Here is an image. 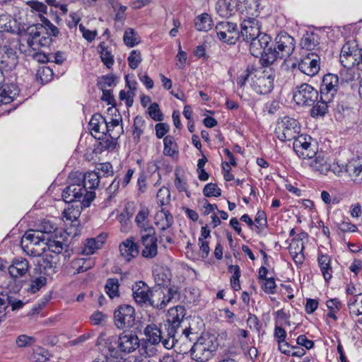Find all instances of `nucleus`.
<instances>
[{
	"mask_svg": "<svg viewBox=\"0 0 362 362\" xmlns=\"http://www.w3.org/2000/svg\"><path fill=\"white\" fill-rule=\"evenodd\" d=\"M305 249L302 240L293 239L289 245L288 250L291 255L303 252Z\"/></svg>",
	"mask_w": 362,
	"mask_h": 362,
	"instance_id": "58",
	"label": "nucleus"
},
{
	"mask_svg": "<svg viewBox=\"0 0 362 362\" xmlns=\"http://www.w3.org/2000/svg\"><path fill=\"white\" fill-rule=\"evenodd\" d=\"M98 172L101 176H108L112 174V166L110 163H100L98 167Z\"/></svg>",
	"mask_w": 362,
	"mask_h": 362,
	"instance_id": "63",
	"label": "nucleus"
},
{
	"mask_svg": "<svg viewBox=\"0 0 362 362\" xmlns=\"http://www.w3.org/2000/svg\"><path fill=\"white\" fill-rule=\"evenodd\" d=\"M213 21L208 13H202L197 16L194 21V25L198 31L207 32L211 29Z\"/></svg>",
	"mask_w": 362,
	"mask_h": 362,
	"instance_id": "38",
	"label": "nucleus"
},
{
	"mask_svg": "<svg viewBox=\"0 0 362 362\" xmlns=\"http://www.w3.org/2000/svg\"><path fill=\"white\" fill-rule=\"evenodd\" d=\"M34 358L39 362H45L49 358V353L39 347L34 351Z\"/></svg>",
	"mask_w": 362,
	"mask_h": 362,
	"instance_id": "64",
	"label": "nucleus"
},
{
	"mask_svg": "<svg viewBox=\"0 0 362 362\" xmlns=\"http://www.w3.org/2000/svg\"><path fill=\"white\" fill-rule=\"evenodd\" d=\"M123 40L126 45L132 47L139 43V35L134 32V29L128 28L124 32Z\"/></svg>",
	"mask_w": 362,
	"mask_h": 362,
	"instance_id": "48",
	"label": "nucleus"
},
{
	"mask_svg": "<svg viewBox=\"0 0 362 362\" xmlns=\"http://www.w3.org/2000/svg\"><path fill=\"white\" fill-rule=\"evenodd\" d=\"M163 144L164 155L173 157L178 153L177 145L173 136H166L163 139Z\"/></svg>",
	"mask_w": 362,
	"mask_h": 362,
	"instance_id": "41",
	"label": "nucleus"
},
{
	"mask_svg": "<svg viewBox=\"0 0 362 362\" xmlns=\"http://www.w3.org/2000/svg\"><path fill=\"white\" fill-rule=\"evenodd\" d=\"M148 216L149 210L146 207L141 208L136 216L135 221L140 228V234L147 233L150 228H154L149 223Z\"/></svg>",
	"mask_w": 362,
	"mask_h": 362,
	"instance_id": "32",
	"label": "nucleus"
},
{
	"mask_svg": "<svg viewBox=\"0 0 362 362\" xmlns=\"http://www.w3.org/2000/svg\"><path fill=\"white\" fill-rule=\"evenodd\" d=\"M358 71L356 67H343L339 71L341 82L349 83L353 81L358 75Z\"/></svg>",
	"mask_w": 362,
	"mask_h": 362,
	"instance_id": "45",
	"label": "nucleus"
},
{
	"mask_svg": "<svg viewBox=\"0 0 362 362\" xmlns=\"http://www.w3.org/2000/svg\"><path fill=\"white\" fill-rule=\"evenodd\" d=\"M310 160V166L315 170L319 172L320 174L327 175L329 171L330 165L327 163V160L324 156L321 154L316 155L314 158Z\"/></svg>",
	"mask_w": 362,
	"mask_h": 362,
	"instance_id": "33",
	"label": "nucleus"
},
{
	"mask_svg": "<svg viewBox=\"0 0 362 362\" xmlns=\"http://www.w3.org/2000/svg\"><path fill=\"white\" fill-rule=\"evenodd\" d=\"M203 194L207 197H219L221 194V189L214 183H208L203 189Z\"/></svg>",
	"mask_w": 362,
	"mask_h": 362,
	"instance_id": "53",
	"label": "nucleus"
},
{
	"mask_svg": "<svg viewBox=\"0 0 362 362\" xmlns=\"http://www.w3.org/2000/svg\"><path fill=\"white\" fill-rule=\"evenodd\" d=\"M100 173H96L95 171L88 172L86 174L81 175L80 173V177L78 181L81 184H82L85 189L90 191H93L96 189L100 182Z\"/></svg>",
	"mask_w": 362,
	"mask_h": 362,
	"instance_id": "29",
	"label": "nucleus"
},
{
	"mask_svg": "<svg viewBox=\"0 0 362 362\" xmlns=\"http://www.w3.org/2000/svg\"><path fill=\"white\" fill-rule=\"evenodd\" d=\"M264 281L262 286V290L267 293H274L276 287L274 278H267Z\"/></svg>",
	"mask_w": 362,
	"mask_h": 362,
	"instance_id": "60",
	"label": "nucleus"
},
{
	"mask_svg": "<svg viewBox=\"0 0 362 362\" xmlns=\"http://www.w3.org/2000/svg\"><path fill=\"white\" fill-rule=\"evenodd\" d=\"M98 49L102 62L107 68H110L114 64V58L111 52L105 46V42H101Z\"/></svg>",
	"mask_w": 362,
	"mask_h": 362,
	"instance_id": "43",
	"label": "nucleus"
},
{
	"mask_svg": "<svg viewBox=\"0 0 362 362\" xmlns=\"http://www.w3.org/2000/svg\"><path fill=\"white\" fill-rule=\"evenodd\" d=\"M235 0H218L216 10L221 16L231 15L235 11Z\"/></svg>",
	"mask_w": 362,
	"mask_h": 362,
	"instance_id": "36",
	"label": "nucleus"
},
{
	"mask_svg": "<svg viewBox=\"0 0 362 362\" xmlns=\"http://www.w3.org/2000/svg\"><path fill=\"white\" fill-rule=\"evenodd\" d=\"M317 260L322 276L325 280L328 282L332 276V269L330 267V258L327 255L320 254L318 256Z\"/></svg>",
	"mask_w": 362,
	"mask_h": 362,
	"instance_id": "35",
	"label": "nucleus"
},
{
	"mask_svg": "<svg viewBox=\"0 0 362 362\" xmlns=\"http://www.w3.org/2000/svg\"><path fill=\"white\" fill-rule=\"evenodd\" d=\"M103 241L101 237L88 239L83 249V254L86 255H93L96 250L101 247Z\"/></svg>",
	"mask_w": 362,
	"mask_h": 362,
	"instance_id": "42",
	"label": "nucleus"
},
{
	"mask_svg": "<svg viewBox=\"0 0 362 362\" xmlns=\"http://www.w3.org/2000/svg\"><path fill=\"white\" fill-rule=\"evenodd\" d=\"M320 43L319 35L313 32L305 33L300 40V46L307 50L314 49Z\"/></svg>",
	"mask_w": 362,
	"mask_h": 362,
	"instance_id": "34",
	"label": "nucleus"
},
{
	"mask_svg": "<svg viewBox=\"0 0 362 362\" xmlns=\"http://www.w3.org/2000/svg\"><path fill=\"white\" fill-rule=\"evenodd\" d=\"M91 267L90 262H86L83 258L74 259L71 263V268L74 270L73 274H77L88 270Z\"/></svg>",
	"mask_w": 362,
	"mask_h": 362,
	"instance_id": "46",
	"label": "nucleus"
},
{
	"mask_svg": "<svg viewBox=\"0 0 362 362\" xmlns=\"http://www.w3.org/2000/svg\"><path fill=\"white\" fill-rule=\"evenodd\" d=\"M89 127L93 136L98 139H102L106 132H110L109 124L100 114H95L92 116Z\"/></svg>",
	"mask_w": 362,
	"mask_h": 362,
	"instance_id": "19",
	"label": "nucleus"
},
{
	"mask_svg": "<svg viewBox=\"0 0 362 362\" xmlns=\"http://www.w3.org/2000/svg\"><path fill=\"white\" fill-rule=\"evenodd\" d=\"M153 276L156 284L159 286L167 285L170 279L169 271L163 269H156Z\"/></svg>",
	"mask_w": 362,
	"mask_h": 362,
	"instance_id": "44",
	"label": "nucleus"
},
{
	"mask_svg": "<svg viewBox=\"0 0 362 362\" xmlns=\"http://www.w3.org/2000/svg\"><path fill=\"white\" fill-rule=\"evenodd\" d=\"M293 148L298 156L302 159H312L317 153V143L308 135L300 134L294 139Z\"/></svg>",
	"mask_w": 362,
	"mask_h": 362,
	"instance_id": "9",
	"label": "nucleus"
},
{
	"mask_svg": "<svg viewBox=\"0 0 362 362\" xmlns=\"http://www.w3.org/2000/svg\"><path fill=\"white\" fill-rule=\"evenodd\" d=\"M174 220L171 214L165 209H162L155 215V224L162 231H165L173 223Z\"/></svg>",
	"mask_w": 362,
	"mask_h": 362,
	"instance_id": "30",
	"label": "nucleus"
},
{
	"mask_svg": "<svg viewBox=\"0 0 362 362\" xmlns=\"http://www.w3.org/2000/svg\"><path fill=\"white\" fill-rule=\"evenodd\" d=\"M1 83L2 82L0 83V105L11 103L19 94V88L16 84L6 83L1 86Z\"/></svg>",
	"mask_w": 362,
	"mask_h": 362,
	"instance_id": "24",
	"label": "nucleus"
},
{
	"mask_svg": "<svg viewBox=\"0 0 362 362\" xmlns=\"http://www.w3.org/2000/svg\"><path fill=\"white\" fill-rule=\"evenodd\" d=\"M295 49V40L286 32L280 33L275 38V44L273 42L272 52L275 54V62L278 59L289 57Z\"/></svg>",
	"mask_w": 362,
	"mask_h": 362,
	"instance_id": "10",
	"label": "nucleus"
},
{
	"mask_svg": "<svg viewBox=\"0 0 362 362\" xmlns=\"http://www.w3.org/2000/svg\"><path fill=\"white\" fill-rule=\"evenodd\" d=\"M247 324L250 329L256 331L257 333L259 332L261 325L259 324V320L255 315H249V317L247 320Z\"/></svg>",
	"mask_w": 362,
	"mask_h": 362,
	"instance_id": "61",
	"label": "nucleus"
},
{
	"mask_svg": "<svg viewBox=\"0 0 362 362\" xmlns=\"http://www.w3.org/2000/svg\"><path fill=\"white\" fill-rule=\"evenodd\" d=\"M339 85V76L334 74H327L323 76L322 81L320 85V94L327 100H328L327 98L334 100V98L338 91Z\"/></svg>",
	"mask_w": 362,
	"mask_h": 362,
	"instance_id": "18",
	"label": "nucleus"
},
{
	"mask_svg": "<svg viewBox=\"0 0 362 362\" xmlns=\"http://www.w3.org/2000/svg\"><path fill=\"white\" fill-rule=\"evenodd\" d=\"M346 174L356 185L362 184V158H354L346 163Z\"/></svg>",
	"mask_w": 362,
	"mask_h": 362,
	"instance_id": "20",
	"label": "nucleus"
},
{
	"mask_svg": "<svg viewBox=\"0 0 362 362\" xmlns=\"http://www.w3.org/2000/svg\"><path fill=\"white\" fill-rule=\"evenodd\" d=\"M148 114L150 117L155 121L160 122L163 119V115L160 112L159 105L156 103L151 104L149 106Z\"/></svg>",
	"mask_w": 362,
	"mask_h": 362,
	"instance_id": "57",
	"label": "nucleus"
},
{
	"mask_svg": "<svg viewBox=\"0 0 362 362\" xmlns=\"http://www.w3.org/2000/svg\"><path fill=\"white\" fill-rule=\"evenodd\" d=\"M325 99L322 95H320V100H317L310 110V115L313 117H322L327 113L329 107H331L333 100L327 98Z\"/></svg>",
	"mask_w": 362,
	"mask_h": 362,
	"instance_id": "26",
	"label": "nucleus"
},
{
	"mask_svg": "<svg viewBox=\"0 0 362 362\" xmlns=\"http://www.w3.org/2000/svg\"><path fill=\"white\" fill-rule=\"evenodd\" d=\"M255 226L258 228H263L266 226L267 221L266 214L262 211H259L257 214L256 217L255 218Z\"/></svg>",
	"mask_w": 362,
	"mask_h": 362,
	"instance_id": "62",
	"label": "nucleus"
},
{
	"mask_svg": "<svg viewBox=\"0 0 362 362\" xmlns=\"http://www.w3.org/2000/svg\"><path fill=\"white\" fill-rule=\"evenodd\" d=\"M215 30L218 39L223 42L234 45L240 37L238 25L235 23L220 22L216 24Z\"/></svg>",
	"mask_w": 362,
	"mask_h": 362,
	"instance_id": "13",
	"label": "nucleus"
},
{
	"mask_svg": "<svg viewBox=\"0 0 362 362\" xmlns=\"http://www.w3.org/2000/svg\"><path fill=\"white\" fill-rule=\"evenodd\" d=\"M47 284V279L44 276L35 278L30 281V284L28 290L35 293L38 291L42 286Z\"/></svg>",
	"mask_w": 362,
	"mask_h": 362,
	"instance_id": "55",
	"label": "nucleus"
},
{
	"mask_svg": "<svg viewBox=\"0 0 362 362\" xmlns=\"http://www.w3.org/2000/svg\"><path fill=\"white\" fill-rule=\"evenodd\" d=\"M54 236V238H47L45 241L46 249L47 248L50 252L55 254H59L64 250H66L68 245L56 240Z\"/></svg>",
	"mask_w": 362,
	"mask_h": 362,
	"instance_id": "40",
	"label": "nucleus"
},
{
	"mask_svg": "<svg viewBox=\"0 0 362 362\" xmlns=\"http://www.w3.org/2000/svg\"><path fill=\"white\" fill-rule=\"evenodd\" d=\"M19 49L21 52H25L28 56H32L38 62L42 63L49 62V54L45 55V54L40 53L38 51L32 52V50H26L25 46L23 44L20 45Z\"/></svg>",
	"mask_w": 362,
	"mask_h": 362,
	"instance_id": "52",
	"label": "nucleus"
},
{
	"mask_svg": "<svg viewBox=\"0 0 362 362\" xmlns=\"http://www.w3.org/2000/svg\"><path fill=\"white\" fill-rule=\"evenodd\" d=\"M273 42L267 34L263 33L250 42V52L255 57H260L262 65L272 64L275 53L272 52Z\"/></svg>",
	"mask_w": 362,
	"mask_h": 362,
	"instance_id": "4",
	"label": "nucleus"
},
{
	"mask_svg": "<svg viewBox=\"0 0 362 362\" xmlns=\"http://www.w3.org/2000/svg\"><path fill=\"white\" fill-rule=\"evenodd\" d=\"M278 348L288 356L302 357L305 354L304 348L299 346V341H278Z\"/></svg>",
	"mask_w": 362,
	"mask_h": 362,
	"instance_id": "21",
	"label": "nucleus"
},
{
	"mask_svg": "<svg viewBox=\"0 0 362 362\" xmlns=\"http://www.w3.org/2000/svg\"><path fill=\"white\" fill-rule=\"evenodd\" d=\"M144 334L146 339H168L170 336H167L166 330H163L161 325L154 323L149 324L144 329Z\"/></svg>",
	"mask_w": 362,
	"mask_h": 362,
	"instance_id": "28",
	"label": "nucleus"
},
{
	"mask_svg": "<svg viewBox=\"0 0 362 362\" xmlns=\"http://www.w3.org/2000/svg\"><path fill=\"white\" fill-rule=\"evenodd\" d=\"M262 33L261 23L258 19L248 18L242 22L240 35L244 41L250 42Z\"/></svg>",
	"mask_w": 362,
	"mask_h": 362,
	"instance_id": "16",
	"label": "nucleus"
},
{
	"mask_svg": "<svg viewBox=\"0 0 362 362\" xmlns=\"http://www.w3.org/2000/svg\"><path fill=\"white\" fill-rule=\"evenodd\" d=\"M157 201L160 206L168 204L170 200V192L167 187H162L157 193Z\"/></svg>",
	"mask_w": 362,
	"mask_h": 362,
	"instance_id": "54",
	"label": "nucleus"
},
{
	"mask_svg": "<svg viewBox=\"0 0 362 362\" xmlns=\"http://www.w3.org/2000/svg\"><path fill=\"white\" fill-rule=\"evenodd\" d=\"M318 92L312 86L303 83L293 91V98L298 105L312 106L318 99Z\"/></svg>",
	"mask_w": 362,
	"mask_h": 362,
	"instance_id": "12",
	"label": "nucleus"
},
{
	"mask_svg": "<svg viewBox=\"0 0 362 362\" xmlns=\"http://www.w3.org/2000/svg\"><path fill=\"white\" fill-rule=\"evenodd\" d=\"M145 121L142 117L136 116L134 120L133 137L137 142L140 140V136L144 132V126Z\"/></svg>",
	"mask_w": 362,
	"mask_h": 362,
	"instance_id": "50",
	"label": "nucleus"
},
{
	"mask_svg": "<svg viewBox=\"0 0 362 362\" xmlns=\"http://www.w3.org/2000/svg\"><path fill=\"white\" fill-rule=\"evenodd\" d=\"M157 238L154 228H150L146 233L141 234L140 242L144 248L141 255L145 258L152 259L158 254Z\"/></svg>",
	"mask_w": 362,
	"mask_h": 362,
	"instance_id": "15",
	"label": "nucleus"
},
{
	"mask_svg": "<svg viewBox=\"0 0 362 362\" xmlns=\"http://www.w3.org/2000/svg\"><path fill=\"white\" fill-rule=\"evenodd\" d=\"M300 129L299 124L296 119L289 117H284L278 123V129L276 132L277 138L283 141L293 140L300 135Z\"/></svg>",
	"mask_w": 362,
	"mask_h": 362,
	"instance_id": "11",
	"label": "nucleus"
},
{
	"mask_svg": "<svg viewBox=\"0 0 362 362\" xmlns=\"http://www.w3.org/2000/svg\"><path fill=\"white\" fill-rule=\"evenodd\" d=\"M107 315L100 311H95L90 317L91 322L95 325H103L107 322Z\"/></svg>",
	"mask_w": 362,
	"mask_h": 362,
	"instance_id": "59",
	"label": "nucleus"
},
{
	"mask_svg": "<svg viewBox=\"0 0 362 362\" xmlns=\"http://www.w3.org/2000/svg\"><path fill=\"white\" fill-rule=\"evenodd\" d=\"M42 31V25H31L28 28L27 47L26 50H32V52L39 51L40 44L38 42L40 33Z\"/></svg>",
	"mask_w": 362,
	"mask_h": 362,
	"instance_id": "25",
	"label": "nucleus"
},
{
	"mask_svg": "<svg viewBox=\"0 0 362 362\" xmlns=\"http://www.w3.org/2000/svg\"><path fill=\"white\" fill-rule=\"evenodd\" d=\"M57 228L56 223L49 219H42L39 221L35 225V232H38L40 235H42L44 238H54L56 235Z\"/></svg>",
	"mask_w": 362,
	"mask_h": 362,
	"instance_id": "27",
	"label": "nucleus"
},
{
	"mask_svg": "<svg viewBox=\"0 0 362 362\" xmlns=\"http://www.w3.org/2000/svg\"><path fill=\"white\" fill-rule=\"evenodd\" d=\"M360 51H354L351 54H340V62L343 67H356Z\"/></svg>",
	"mask_w": 362,
	"mask_h": 362,
	"instance_id": "51",
	"label": "nucleus"
},
{
	"mask_svg": "<svg viewBox=\"0 0 362 362\" xmlns=\"http://www.w3.org/2000/svg\"><path fill=\"white\" fill-rule=\"evenodd\" d=\"M320 57L314 52H310L303 57L298 63V69L309 76H315L320 71Z\"/></svg>",
	"mask_w": 362,
	"mask_h": 362,
	"instance_id": "17",
	"label": "nucleus"
},
{
	"mask_svg": "<svg viewBox=\"0 0 362 362\" xmlns=\"http://www.w3.org/2000/svg\"><path fill=\"white\" fill-rule=\"evenodd\" d=\"M186 315V310L183 306L177 305L168 310L167 323L164 324V329L167 332V336L175 339L177 336L180 337L182 334L188 337L189 330L187 328H181L180 323Z\"/></svg>",
	"mask_w": 362,
	"mask_h": 362,
	"instance_id": "5",
	"label": "nucleus"
},
{
	"mask_svg": "<svg viewBox=\"0 0 362 362\" xmlns=\"http://www.w3.org/2000/svg\"><path fill=\"white\" fill-rule=\"evenodd\" d=\"M46 240L47 238L40 235L38 232L29 230L23 235L21 245L27 255L38 257L46 250Z\"/></svg>",
	"mask_w": 362,
	"mask_h": 362,
	"instance_id": "6",
	"label": "nucleus"
},
{
	"mask_svg": "<svg viewBox=\"0 0 362 362\" xmlns=\"http://www.w3.org/2000/svg\"><path fill=\"white\" fill-rule=\"evenodd\" d=\"M62 198L66 203H76V208L88 207L95 197L94 191H88L79 182L71 183L64 188Z\"/></svg>",
	"mask_w": 362,
	"mask_h": 362,
	"instance_id": "3",
	"label": "nucleus"
},
{
	"mask_svg": "<svg viewBox=\"0 0 362 362\" xmlns=\"http://www.w3.org/2000/svg\"><path fill=\"white\" fill-rule=\"evenodd\" d=\"M160 292V291H158ZM160 296H163V298L161 302L159 303V307L158 308H165L168 303H175L180 300V294L175 287L169 288L168 289V292L166 294H164L162 291H160Z\"/></svg>",
	"mask_w": 362,
	"mask_h": 362,
	"instance_id": "39",
	"label": "nucleus"
},
{
	"mask_svg": "<svg viewBox=\"0 0 362 362\" xmlns=\"http://www.w3.org/2000/svg\"><path fill=\"white\" fill-rule=\"evenodd\" d=\"M129 67L132 69H136L141 62V53L138 50H132L128 57Z\"/></svg>",
	"mask_w": 362,
	"mask_h": 362,
	"instance_id": "56",
	"label": "nucleus"
},
{
	"mask_svg": "<svg viewBox=\"0 0 362 362\" xmlns=\"http://www.w3.org/2000/svg\"><path fill=\"white\" fill-rule=\"evenodd\" d=\"M18 32L16 21L10 15H0V39L2 40L3 33H16Z\"/></svg>",
	"mask_w": 362,
	"mask_h": 362,
	"instance_id": "31",
	"label": "nucleus"
},
{
	"mask_svg": "<svg viewBox=\"0 0 362 362\" xmlns=\"http://www.w3.org/2000/svg\"><path fill=\"white\" fill-rule=\"evenodd\" d=\"M29 262L23 257L15 258L8 268L10 275L15 279L23 276L29 271Z\"/></svg>",
	"mask_w": 362,
	"mask_h": 362,
	"instance_id": "23",
	"label": "nucleus"
},
{
	"mask_svg": "<svg viewBox=\"0 0 362 362\" xmlns=\"http://www.w3.org/2000/svg\"><path fill=\"white\" fill-rule=\"evenodd\" d=\"M348 307L351 315L356 316L362 315V292L349 298Z\"/></svg>",
	"mask_w": 362,
	"mask_h": 362,
	"instance_id": "37",
	"label": "nucleus"
},
{
	"mask_svg": "<svg viewBox=\"0 0 362 362\" xmlns=\"http://www.w3.org/2000/svg\"><path fill=\"white\" fill-rule=\"evenodd\" d=\"M160 294L158 291H151L142 281H137L132 286V296L135 301L140 305L148 303L153 308H158V301L154 298L160 297Z\"/></svg>",
	"mask_w": 362,
	"mask_h": 362,
	"instance_id": "8",
	"label": "nucleus"
},
{
	"mask_svg": "<svg viewBox=\"0 0 362 362\" xmlns=\"http://www.w3.org/2000/svg\"><path fill=\"white\" fill-rule=\"evenodd\" d=\"M228 271L233 274L230 278V284L232 288L235 291H239L240 289V269L238 265H230L228 267Z\"/></svg>",
	"mask_w": 362,
	"mask_h": 362,
	"instance_id": "49",
	"label": "nucleus"
},
{
	"mask_svg": "<svg viewBox=\"0 0 362 362\" xmlns=\"http://www.w3.org/2000/svg\"><path fill=\"white\" fill-rule=\"evenodd\" d=\"M120 255L127 262L136 257L139 253V246L133 238H129L119 245Z\"/></svg>",
	"mask_w": 362,
	"mask_h": 362,
	"instance_id": "22",
	"label": "nucleus"
},
{
	"mask_svg": "<svg viewBox=\"0 0 362 362\" xmlns=\"http://www.w3.org/2000/svg\"><path fill=\"white\" fill-rule=\"evenodd\" d=\"M107 347L113 357L122 358L123 354L134 352L136 350L141 356L151 357L156 354L157 341H109Z\"/></svg>",
	"mask_w": 362,
	"mask_h": 362,
	"instance_id": "1",
	"label": "nucleus"
},
{
	"mask_svg": "<svg viewBox=\"0 0 362 362\" xmlns=\"http://www.w3.org/2000/svg\"><path fill=\"white\" fill-rule=\"evenodd\" d=\"M115 324L119 329H124L119 335V339H139L137 335L132 330L135 325L134 308L129 305L118 307L114 313Z\"/></svg>",
	"mask_w": 362,
	"mask_h": 362,
	"instance_id": "2",
	"label": "nucleus"
},
{
	"mask_svg": "<svg viewBox=\"0 0 362 362\" xmlns=\"http://www.w3.org/2000/svg\"><path fill=\"white\" fill-rule=\"evenodd\" d=\"M218 346L217 341H197L191 348L192 355L202 361H207Z\"/></svg>",
	"mask_w": 362,
	"mask_h": 362,
	"instance_id": "14",
	"label": "nucleus"
},
{
	"mask_svg": "<svg viewBox=\"0 0 362 362\" xmlns=\"http://www.w3.org/2000/svg\"><path fill=\"white\" fill-rule=\"evenodd\" d=\"M105 289L110 298L118 297L119 295L118 279L115 278L108 279L105 284Z\"/></svg>",
	"mask_w": 362,
	"mask_h": 362,
	"instance_id": "47",
	"label": "nucleus"
},
{
	"mask_svg": "<svg viewBox=\"0 0 362 362\" xmlns=\"http://www.w3.org/2000/svg\"><path fill=\"white\" fill-rule=\"evenodd\" d=\"M255 71V78L252 79V87L259 94H268L274 88L275 71L268 65Z\"/></svg>",
	"mask_w": 362,
	"mask_h": 362,
	"instance_id": "7",
	"label": "nucleus"
}]
</instances>
